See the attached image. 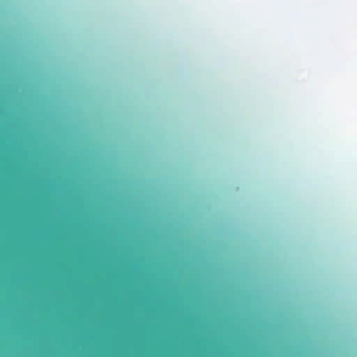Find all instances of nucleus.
<instances>
[{
    "label": "nucleus",
    "mask_w": 357,
    "mask_h": 357,
    "mask_svg": "<svg viewBox=\"0 0 357 357\" xmlns=\"http://www.w3.org/2000/svg\"><path fill=\"white\" fill-rule=\"evenodd\" d=\"M95 180H0V183H67Z\"/></svg>",
    "instance_id": "f257e3e1"
},
{
    "label": "nucleus",
    "mask_w": 357,
    "mask_h": 357,
    "mask_svg": "<svg viewBox=\"0 0 357 357\" xmlns=\"http://www.w3.org/2000/svg\"><path fill=\"white\" fill-rule=\"evenodd\" d=\"M0 178H68L63 176H0Z\"/></svg>",
    "instance_id": "f03ea898"
}]
</instances>
